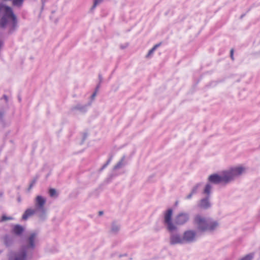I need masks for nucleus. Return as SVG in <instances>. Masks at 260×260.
<instances>
[{"instance_id":"1","label":"nucleus","mask_w":260,"mask_h":260,"mask_svg":"<svg viewBox=\"0 0 260 260\" xmlns=\"http://www.w3.org/2000/svg\"><path fill=\"white\" fill-rule=\"evenodd\" d=\"M18 20L12 9L7 6L4 2L0 3V28L6 32L11 34L17 28Z\"/></svg>"},{"instance_id":"2","label":"nucleus","mask_w":260,"mask_h":260,"mask_svg":"<svg viewBox=\"0 0 260 260\" xmlns=\"http://www.w3.org/2000/svg\"><path fill=\"white\" fill-rule=\"evenodd\" d=\"M37 241L38 233L35 232L31 233L26 240L27 245L17 252L11 254L9 260H26L27 254L35 249Z\"/></svg>"},{"instance_id":"3","label":"nucleus","mask_w":260,"mask_h":260,"mask_svg":"<svg viewBox=\"0 0 260 260\" xmlns=\"http://www.w3.org/2000/svg\"><path fill=\"white\" fill-rule=\"evenodd\" d=\"M194 224L199 231H213L219 226L217 221L211 220L201 215H196L194 217Z\"/></svg>"},{"instance_id":"4","label":"nucleus","mask_w":260,"mask_h":260,"mask_svg":"<svg viewBox=\"0 0 260 260\" xmlns=\"http://www.w3.org/2000/svg\"><path fill=\"white\" fill-rule=\"evenodd\" d=\"M248 170V168L243 165L231 167L224 170L226 175L225 178L228 183H230L247 173Z\"/></svg>"},{"instance_id":"5","label":"nucleus","mask_w":260,"mask_h":260,"mask_svg":"<svg viewBox=\"0 0 260 260\" xmlns=\"http://www.w3.org/2000/svg\"><path fill=\"white\" fill-rule=\"evenodd\" d=\"M46 203V198L42 196H36L34 200L35 208L39 213V218L42 220L45 219L46 217V210L45 208Z\"/></svg>"},{"instance_id":"6","label":"nucleus","mask_w":260,"mask_h":260,"mask_svg":"<svg viewBox=\"0 0 260 260\" xmlns=\"http://www.w3.org/2000/svg\"><path fill=\"white\" fill-rule=\"evenodd\" d=\"M173 210L171 208L166 210L164 213V222L169 232L175 231L177 226L172 222Z\"/></svg>"},{"instance_id":"7","label":"nucleus","mask_w":260,"mask_h":260,"mask_svg":"<svg viewBox=\"0 0 260 260\" xmlns=\"http://www.w3.org/2000/svg\"><path fill=\"white\" fill-rule=\"evenodd\" d=\"M190 214L189 213L181 211L177 214L174 219V224L177 226L183 225L187 223L190 220Z\"/></svg>"},{"instance_id":"8","label":"nucleus","mask_w":260,"mask_h":260,"mask_svg":"<svg viewBox=\"0 0 260 260\" xmlns=\"http://www.w3.org/2000/svg\"><path fill=\"white\" fill-rule=\"evenodd\" d=\"M226 175L224 171L221 172L220 175L217 174H213L210 175L208 177V181L210 183L218 184L220 183H223L224 184H229L228 182L226 180Z\"/></svg>"},{"instance_id":"9","label":"nucleus","mask_w":260,"mask_h":260,"mask_svg":"<svg viewBox=\"0 0 260 260\" xmlns=\"http://www.w3.org/2000/svg\"><path fill=\"white\" fill-rule=\"evenodd\" d=\"M182 236L184 244L195 242L198 237L197 232L193 230H187L185 231Z\"/></svg>"},{"instance_id":"10","label":"nucleus","mask_w":260,"mask_h":260,"mask_svg":"<svg viewBox=\"0 0 260 260\" xmlns=\"http://www.w3.org/2000/svg\"><path fill=\"white\" fill-rule=\"evenodd\" d=\"M169 244L170 245L184 244L183 236L177 232H170Z\"/></svg>"},{"instance_id":"11","label":"nucleus","mask_w":260,"mask_h":260,"mask_svg":"<svg viewBox=\"0 0 260 260\" xmlns=\"http://www.w3.org/2000/svg\"><path fill=\"white\" fill-rule=\"evenodd\" d=\"M211 203L210 202V197H205L200 200L197 204L199 208L203 210H207L211 207Z\"/></svg>"},{"instance_id":"12","label":"nucleus","mask_w":260,"mask_h":260,"mask_svg":"<svg viewBox=\"0 0 260 260\" xmlns=\"http://www.w3.org/2000/svg\"><path fill=\"white\" fill-rule=\"evenodd\" d=\"M36 215L39 218V213L35 208H29L27 209L23 213L22 218L23 220H26L30 216Z\"/></svg>"},{"instance_id":"13","label":"nucleus","mask_w":260,"mask_h":260,"mask_svg":"<svg viewBox=\"0 0 260 260\" xmlns=\"http://www.w3.org/2000/svg\"><path fill=\"white\" fill-rule=\"evenodd\" d=\"M87 111V107L86 105H82L81 104H77L72 107L71 111L74 114H77L78 112L84 113Z\"/></svg>"},{"instance_id":"14","label":"nucleus","mask_w":260,"mask_h":260,"mask_svg":"<svg viewBox=\"0 0 260 260\" xmlns=\"http://www.w3.org/2000/svg\"><path fill=\"white\" fill-rule=\"evenodd\" d=\"M3 240L5 245L7 247H9L13 245L15 240V237L13 236L6 235L3 237Z\"/></svg>"},{"instance_id":"15","label":"nucleus","mask_w":260,"mask_h":260,"mask_svg":"<svg viewBox=\"0 0 260 260\" xmlns=\"http://www.w3.org/2000/svg\"><path fill=\"white\" fill-rule=\"evenodd\" d=\"M126 164V161L125 160V156H123L120 160L113 167L114 170H116L122 168L124 167Z\"/></svg>"},{"instance_id":"16","label":"nucleus","mask_w":260,"mask_h":260,"mask_svg":"<svg viewBox=\"0 0 260 260\" xmlns=\"http://www.w3.org/2000/svg\"><path fill=\"white\" fill-rule=\"evenodd\" d=\"M24 229L22 226L17 224L13 227L12 232L16 235L20 236L24 232Z\"/></svg>"},{"instance_id":"17","label":"nucleus","mask_w":260,"mask_h":260,"mask_svg":"<svg viewBox=\"0 0 260 260\" xmlns=\"http://www.w3.org/2000/svg\"><path fill=\"white\" fill-rule=\"evenodd\" d=\"M120 229V225L115 222L114 221L112 223L111 228V232L113 234H117Z\"/></svg>"},{"instance_id":"18","label":"nucleus","mask_w":260,"mask_h":260,"mask_svg":"<svg viewBox=\"0 0 260 260\" xmlns=\"http://www.w3.org/2000/svg\"><path fill=\"white\" fill-rule=\"evenodd\" d=\"M212 186L210 183H207L202 192V193L205 194L206 197H210L211 193Z\"/></svg>"},{"instance_id":"19","label":"nucleus","mask_w":260,"mask_h":260,"mask_svg":"<svg viewBox=\"0 0 260 260\" xmlns=\"http://www.w3.org/2000/svg\"><path fill=\"white\" fill-rule=\"evenodd\" d=\"M202 185V183H198L196 184H195L191 188V191L192 192V194H196L199 191L200 188L201 187Z\"/></svg>"},{"instance_id":"20","label":"nucleus","mask_w":260,"mask_h":260,"mask_svg":"<svg viewBox=\"0 0 260 260\" xmlns=\"http://www.w3.org/2000/svg\"><path fill=\"white\" fill-rule=\"evenodd\" d=\"M160 46V44H157L155 45L152 48H151L148 52V54L146 55V58H149L153 54L155 50Z\"/></svg>"},{"instance_id":"21","label":"nucleus","mask_w":260,"mask_h":260,"mask_svg":"<svg viewBox=\"0 0 260 260\" xmlns=\"http://www.w3.org/2000/svg\"><path fill=\"white\" fill-rule=\"evenodd\" d=\"M24 0H12V4L13 6L17 7H20L23 3Z\"/></svg>"},{"instance_id":"22","label":"nucleus","mask_w":260,"mask_h":260,"mask_svg":"<svg viewBox=\"0 0 260 260\" xmlns=\"http://www.w3.org/2000/svg\"><path fill=\"white\" fill-rule=\"evenodd\" d=\"M49 193L51 197H56L57 196L56 191L54 188L50 189L49 190Z\"/></svg>"},{"instance_id":"23","label":"nucleus","mask_w":260,"mask_h":260,"mask_svg":"<svg viewBox=\"0 0 260 260\" xmlns=\"http://www.w3.org/2000/svg\"><path fill=\"white\" fill-rule=\"evenodd\" d=\"M104 0H94L93 5L91 9H94L98 5L100 4Z\"/></svg>"},{"instance_id":"24","label":"nucleus","mask_w":260,"mask_h":260,"mask_svg":"<svg viewBox=\"0 0 260 260\" xmlns=\"http://www.w3.org/2000/svg\"><path fill=\"white\" fill-rule=\"evenodd\" d=\"M253 255L252 254H248L242 258L241 260H252Z\"/></svg>"},{"instance_id":"25","label":"nucleus","mask_w":260,"mask_h":260,"mask_svg":"<svg viewBox=\"0 0 260 260\" xmlns=\"http://www.w3.org/2000/svg\"><path fill=\"white\" fill-rule=\"evenodd\" d=\"M11 219H12V217H7V216H6L5 215H3L2 217V218L0 220V221H6V220H11Z\"/></svg>"},{"instance_id":"26","label":"nucleus","mask_w":260,"mask_h":260,"mask_svg":"<svg viewBox=\"0 0 260 260\" xmlns=\"http://www.w3.org/2000/svg\"><path fill=\"white\" fill-rule=\"evenodd\" d=\"M111 159L112 158H110L108 161H107V162L103 166V167L101 168V170H103L104 169V168H105L109 164L110 162H111Z\"/></svg>"},{"instance_id":"27","label":"nucleus","mask_w":260,"mask_h":260,"mask_svg":"<svg viewBox=\"0 0 260 260\" xmlns=\"http://www.w3.org/2000/svg\"><path fill=\"white\" fill-rule=\"evenodd\" d=\"M193 195H194V194H192V192L190 191V192L187 196H186L185 199L187 200H189L191 199Z\"/></svg>"},{"instance_id":"28","label":"nucleus","mask_w":260,"mask_h":260,"mask_svg":"<svg viewBox=\"0 0 260 260\" xmlns=\"http://www.w3.org/2000/svg\"><path fill=\"white\" fill-rule=\"evenodd\" d=\"M36 183V180H33L31 183L29 185V186L28 187V190H30L31 189V188L32 187V186H34V185Z\"/></svg>"},{"instance_id":"29","label":"nucleus","mask_w":260,"mask_h":260,"mask_svg":"<svg viewBox=\"0 0 260 260\" xmlns=\"http://www.w3.org/2000/svg\"><path fill=\"white\" fill-rule=\"evenodd\" d=\"M3 40L2 39V38H1V37L0 36V50H1V49L2 48L3 46Z\"/></svg>"},{"instance_id":"30","label":"nucleus","mask_w":260,"mask_h":260,"mask_svg":"<svg viewBox=\"0 0 260 260\" xmlns=\"http://www.w3.org/2000/svg\"><path fill=\"white\" fill-rule=\"evenodd\" d=\"M230 56L232 60H234V50L232 49L230 51Z\"/></svg>"},{"instance_id":"31","label":"nucleus","mask_w":260,"mask_h":260,"mask_svg":"<svg viewBox=\"0 0 260 260\" xmlns=\"http://www.w3.org/2000/svg\"><path fill=\"white\" fill-rule=\"evenodd\" d=\"M4 115V111L3 110H0V120H2L3 116Z\"/></svg>"},{"instance_id":"32","label":"nucleus","mask_w":260,"mask_h":260,"mask_svg":"<svg viewBox=\"0 0 260 260\" xmlns=\"http://www.w3.org/2000/svg\"><path fill=\"white\" fill-rule=\"evenodd\" d=\"M47 0H41V2H42V9H43L44 8V6L45 5V3L46 2Z\"/></svg>"},{"instance_id":"33","label":"nucleus","mask_w":260,"mask_h":260,"mask_svg":"<svg viewBox=\"0 0 260 260\" xmlns=\"http://www.w3.org/2000/svg\"><path fill=\"white\" fill-rule=\"evenodd\" d=\"M4 99L5 100L6 103H7L8 101V98L7 95H4L3 96Z\"/></svg>"},{"instance_id":"34","label":"nucleus","mask_w":260,"mask_h":260,"mask_svg":"<svg viewBox=\"0 0 260 260\" xmlns=\"http://www.w3.org/2000/svg\"><path fill=\"white\" fill-rule=\"evenodd\" d=\"M99 79L100 80V83H101L102 82V80H103L102 76L101 75H99Z\"/></svg>"},{"instance_id":"35","label":"nucleus","mask_w":260,"mask_h":260,"mask_svg":"<svg viewBox=\"0 0 260 260\" xmlns=\"http://www.w3.org/2000/svg\"><path fill=\"white\" fill-rule=\"evenodd\" d=\"M96 92H94L91 95V98L92 99L94 98V97L96 96Z\"/></svg>"},{"instance_id":"36","label":"nucleus","mask_w":260,"mask_h":260,"mask_svg":"<svg viewBox=\"0 0 260 260\" xmlns=\"http://www.w3.org/2000/svg\"><path fill=\"white\" fill-rule=\"evenodd\" d=\"M103 214V211H100L99 212V214L100 215H102Z\"/></svg>"},{"instance_id":"37","label":"nucleus","mask_w":260,"mask_h":260,"mask_svg":"<svg viewBox=\"0 0 260 260\" xmlns=\"http://www.w3.org/2000/svg\"><path fill=\"white\" fill-rule=\"evenodd\" d=\"M99 87H100V85H98L97 86V87H96V88H98Z\"/></svg>"}]
</instances>
